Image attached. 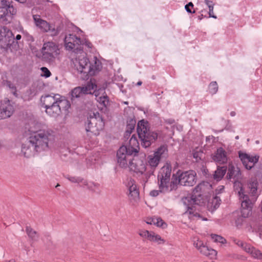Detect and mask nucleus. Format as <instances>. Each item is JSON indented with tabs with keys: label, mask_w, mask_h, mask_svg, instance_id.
<instances>
[{
	"label": "nucleus",
	"mask_w": 262,
	"mask_h": 262,
	"mask_svg": "<svg viewBox=\"0 0 262 262\" xmlns=\"http://www.w3.org/2000/svg\"><path fill=\"white\" fill-rule=\"evenodd\" d=\"M193 157L196 159V161L201 159V157L199 156V153L197 152L193 153Z\"/></svg>",
	"instance_id": "obj_53"
},
{
	"label": "nucleus",
	"mask_w": 262,
	"mask_h": 262,
	"mask_svg": "<svg viewBox=\"0 0 262 262\" xmlns=\"http://www.w3.org/2000/svg\"><path fill=\"white\" fill-rule=\"evenodd\" d=\"M167 152V149L166 146H160L153 155L148 156L147 159L149 165L151 167H156L159 164L160 159L165 157Z\"/></svg>",
	"instance_id": "obj_14"
},
{
	"label": "nucleus",
	"mask_w": 262,
	"mask_h": 262,
	"mask_svg": "<svg viewBox=\"0 0 262 262\" xmlns=\"http://www.w3.org/2000/svg\"><path fill=\"white\" fill-rule=\"evenodd\" d=\"M153 232L151 231H148L147 230H144L143 231H141L140 233V235L145 238H147L148 240H150V237L151 236V234H152Z\"/></svg>",
	"instance_id": "obj_45"
},
{
	"label": "nucleus",
	"mask_w": 262,
	"mask_h": 262,
	"mask_svg": "<svg viewBox=\"0 0 262 262\" xmlns=\"http://www.w3.org/2000/svg\"><path fill=\"white\" fill-rule=\"evenodd\" d=\"M130 119H128L127 120V126H126V130L124 134V138L128 140L127 144H130L131 143V138L129 139L130 135H131V126H130Z\"/></svg>",
	"instance_id": "obj_35"
},
{
	"label": "nucleus",
	"mask_w": 262,
	"mask_h": 262,
	"mask_svg": "<svg viewBox=\"0 0 262 262\" xmlns=\"http://www.w3.org/2000/svg\"><path fill=\"white\" fill-rule=\"evenodd\" d=\"M144 160L143 156H141L139 159L137 157L132 159V170L137 173L142 174L146 170Z\"/></svg>",
	"instance_id": "obj_23"
},
{
	"label": "nucleus",
	"mask_w": 262,
	"mask_h": 262,
	"mask_svg": "<svg viewBox=\"0 0 262 262\" xmlns=\"http://www.w3.org/2000/svg\"><path fill=\"white\" fill-rule=\"evenodd\" d=\"M166 122L171 124L174 122V120L173 119H168L166 120Z\"/></svg>",
	"instance_id": "obj_56"
},
{
	"label": "nucleus",
	"mask_w": 262,
	"mask_h": 262,
	"mask_svg": "<svg viewBox=\"0 0 262 262\" xmlns=\"http://www.w3.org/2000/svg\"><path fill=\"white\" fill-rule=\"evenodd\" d=\"M234 243L238 246L241 247L246 252H249L250 251L251 245L248 244L240 240H234Z\"/></svg>",
	"instance_id": "obj_33"
},
{
	"label": "nucleus",
	"mask_w": 262,
	"mask_h": 262,
	"mask_svg": "<svg viewBox=\"0 0 262 262\" xmlns=\"http://www.w3.org/2000/svg\"><path fill=\"white\" fill-rule=\"evenodd\" d=\"M235 114H236V113H235V112H234V111H232V112H231L230 113V115H231L232 117H234V116H235Z\"/></svg>",
	"instance_id": "obj_59"
},
{
	"label": "nucleus",
	"mask_w": 262,
	"mask_h": 262,
	"mask_svg": "<svg viewBox=\"0 0 262 262\" xmlns=\"http://www.w3.org/2000/svg\"><path fill=\"white\" fill-rule=\"evenodd\" d=\"M194 246L203 255L206 256L210 259L215 258L217 252L206 246L202 241L196 239L194 241Z\"/></svg>",
	"instance_id": "obj_15"
},
{
	"label": "nucleus",
	"mask_w": 262,
	"mask_h": 262,
	"mask_svg": "<svg viewBox=\"0 0 262 262\" xmlns=\"http://www.w3.org/2000/svg\"><path fill=\"white\" fill-rule=\"evenodd\" d=\"M177 182L174 174L173 175L171 182L169 180H161L159 183V191L161 193H167L176 190L178 188Z\"/></svg>",
	"instance_id": "obj_20"
},
{
	"label": "nucleus",
	"mask_w": 262,
	"mask_h": 262,
	"mask_svg": "<svg viewBox=\"0 0 262 262\" xmlns=\"http://www.w3.org/2000/svg\"><path fill=\"white\" fill-rule=\"evenodd\" d=\"M29 131L31 134L29 139L30 142L36 148L37 152H40L48 148L49 141L52 136L50 131L46 130H34L32 128H30Z\"/></svg>",
	"instance_id": "obj_3"
},
{
	"label": "nucleus",
	"mask_w": 262,
	"mask_h": 262,
	"mask_svg": "<svg viewBox=\"0 0 262 262\" xmlns=\"http://www.w3.org/2000/svg\"><path fill=\"white\" fill-rule=\"evenodd\" d=\"M74 60L73 61L78 72L80 73L93 74V69L92 68L89 59L86 57V54L83 50L76 54Z\"/></svg>",
	"instance_id": "obj_6"
},
{
	"label": "nucleus",
	"mask_w": 262,
	"mask_h": 262,
	"mask_svg": "<svg viewBox=\"0 0 262 262\" xmlns=\"http://www.w3.org/2000/svg\"><path fill=\"white\" fill-rule=\"evenodd\" d=\"M131 112L130 108L129 106H127L124 108L123 115L127 118V120L128 119H130L129 118V115Z\"/></svg>",
	"instance_id": "obj_47"
},
{
	"label": "nucleus",
	"mask_w": 262,
	"mask_h": 262,
	"mask_svg": "<svg viewBox=\"0 0 262 262\" xmlns=\"http://www.w3.org/2000/svg\"><path fill=\"white\" fill-rule=\"evenodd\" d=\"M226 172V168L222 167L218 168L213 174V178L217 181L221 180Z\"/></svg>",
	"instance_id": "obj_30"
},
{
	"label": "nucleus",
	"mask_w": 262,
	"mask_h": 262,
	"mask_svg": "<svg viewBox=\"0 0 262 262\" xmlns=\"http://www.w3.org/2000/svg\"><path fill=\"white\" fill-rule=\"evenodd\" d=\"M156 220L155 225H156L157 227H161L163 229L167 227V225L166 223H165L161 218L157 217Z\"/></svg>",
	"instance_id": "obj_42"
},
{
	"label": "nucleus",
	"mask_w": 262,
	"mask_h": 262,
	"mask_svg": "<svg viewBox=\"0 0 262 262\" xmlns=\"http://www.w3.org/2000/svg\"><path fill=\"white\" fill-rule=\"evenodd\" d=\"M6 85L8 88H9L11 90V93L14 96H17L16 87L10 81H6Z\"/></svg>",
	"instance_id": "obj_43"
},
{
	"label": "nucleus",
	"mask_w": 262,
	"mask_h": 262,
	"mask_svg": "<svg viewBox=\"0 0 262 262\" xmlns=\"http://www.w3.org/2000/svg\"><path fill=\"white\" fill-rule=\"evenodd\" d=\"M202 184H204V186H203V187H202V189L201 190V191H199L198 193H200V192L202 191V189H204V187H205V184H207V182H206V183L203 182V183H202Z\"/></svg>",
	"instance_id": "obj_60"
},
{
	"label": "nucleus",
	"mask_w": 262,
	"mask_h": 262,
	"mask_svg": "<svg viewBox=\"0 0 262 262\" xmlns=\"http://www.w3.org/2000/svg\"><path fill=\"white\" fill-rule=\"evenodd\" d=\"M12 32L6 27L0 29V45L3 48H8L14 42Z\"/></svg>",
	"instance_id": "obj_17"
},
{
	"label": "nucleus",
	"mask_w": 262,
	"mask_h": 262,
	"mask_svg": "<svg viewBox=\"0 0 262 262\" xmlns=\"http://www.w3.org/2000/svg\"><path fill=\"white\" fill-rule=\"evenodd\" d=\"M49 30L47 32L52 36H57L60 31V29L58 28H55L54 26H53L51 25H50Z\"/></svg>",
	"instance_id": "obj_40"
},
{
	"label": "nucleus",
	"mask_w": 262,
	"mask_h": 262,
	"mask_svg": "<svg viewBox=\"0 0 262 262\" xmlns=\"http://www.w3.org/2000/svg\"><path fill=\"white\" fill-rule=\"evenodd\" d=\"M209 17H212L214 18H216V16L214 15H213V8H214V5L209 6Z\"/></svg>",
	"instance_id": "obj_49"
},
{
	"label": "nucleus",
	"mask_w": 262,
	"mask_h": 262,
	"mask_svg": "<svg viewBox=\"0 0 262 262\" xmlns=\"http://www.w3.org/2000/svg\"><path fill=\"white\" fill-rule=\"evenodd\" d=\"M171 167L169 165H166L163 166L158 174V180H169L171 176Z\"/></svg>",
	"instance_id": "obj_25"
},
{
	"label": "nucleus",
	"mask_w": 262,
	"mask_h": 262,
	"mask_svg": "<svg viewBox=\"0 0 262 262\" xmlns=\"http://www.w3.org/2000/svg\"><path fill=\"white\" fill-rule=\"evenodd\" d=\"M250 251L249 252L254 258L262 259V253L258 250H256L251 246Z\"/></svg>",
	"instance_id": "obj_37"
},
{
	"label": "nucleus",
	"mask_w": 262,
	"mask_h": 262,
	"mask_svg": "<svg viewBox=\"0 0 262 262\" xmlns=\"http://www.w3.org/2000/svg\"><path fill=\"white\" fill-rule=\"evenodd\" d=\"M203 0H200V2H202ZM204 3L208 6L209 7V6L214 5L213 4V2L212 1H210L209 0H203Z\"/></svg>",
	"instance_id": "obj_52"
},
{
	"label": "nucleus",
	"mask_w": 262,
	"mask_h": 262,
	"mask_svg": "<svg viewBox=\"0 0 262 262\" xmlns=\"http://www.w3.org/2000/svg\"><path fill=\"white\" fill-rule=\"evenodd\" d=\"M21 151L24 156L27 158L34 156L36 153L38 152L36 148L30 142L29 138L25 143L22 144Z\"/></svg>",
	"instance_id": "obj_21"
},
{
	"label": "nucleus",
	"mask_w": 262,
	"mask_h": 262,
	"mask_svg": "<svg viewBox=\"0 0 262 262\" xmlns=\"http://www.w3.org/2000/svg\"><path fill=\"white\" fill-rule=\"evenodd\" d=\"M131 182V178H127L126 180L123 181V184L127 188L128 191L127 194L129 195L131 194V185H130V182Z\"/></svg>",
	"instance_id": "obj_44"
},
{
	"label": "nucleus",
	"mask_w": 262,
	"mask_h": 262,
	"mask_svg": "<svg viewBox=\"0 0 262 262\" xmlns=\"http://www.w3.org/2000/svg\"><path fill=\"white\" fill-rule=\"evenodd\" d=\"M83 185L92 191L96 192L99 189V184L93 182L83 181Z\"/></svg>",
	"instance_id": "obj_32"
},
{
	"label": "nucleus",
	"mask_w": 262,
	"mask_h": 262,
	"mask_svg": "<svg viewBox=\"0 0 262 262\" xmlns=\"http://www.w3.org/2000/svg\"><path fill=\"white\" fill-rule=\"evenodd\" d=\"M14 112L13 105L9 99L0 101V120L10 118Z\"/></svg>",
	"instance_id": "obj_18"
},
{
	"label": "nucleus",
	"mask_w": 262,
	"mask_h": 262,
	"mask_svg": "<svg viewBox=\"0 0 262 262\" xmlns=\"http://www.w3.org/2000/svg\"><path fill=\"white\" fill-rule=\"evenodd\" d=\"M132 144H136V143L138 144V143L137 142V140L134 135H132Z\"/></svg>",
	"instance_id": "obj_55"
},
{
	"label": "nucleus",
	"mask_w": 262,
	"mask_h": 262,
	"mask_svg": "<svg viewBox=\"0 0 262 262\" xmlns=\"http://www.w3.org/2000/svg\"><path fill=\"white\" fill-rule=\"evenodd\" d=\"M38 93L37 86L35 85H32L30 89L27 90L24 94V98L26 100H30L35 96Z\"/></svg>",
	"instance_id": "obj_28"
},
{
	"label": "nucleus",
	"mask_w": 262,
	"mask_h": 262,
	"mask_svg": "<svg viewBox=\"0 0 262 262\" xmlns=\"http://www.w3.org/2000/svg\"><path fill=\"white\" fill-rule=\"evenodd\" d=\"M26 232L29 236V237L31 239L32 241H37L38 235L37 234V233L36 231H35L34 229H33L30 226H27L26 227Z\"/></svg>",
	"instance_id": "obj_31"
},
{
	"label": "nucleus",
	"mask_w": 262,
	"mask_h": 262,
	"mask_svg": "<svg viewBox=\"0 0 262 262\" xmlns=\"http://www.w3.org/2000/svg\"><path fill=\"white\" fill-rule=\"evenodd\" d=\"M66 178L71 181L72 183H82L83 184V181H84L83 179L80 177H76V176H71L70 175H67L66 176Z\"/></svg>",
	"instance_id": "obj_36"
},
{
	"label": "nucleus",
	"mask_w": 262,
	"mask_h": 262,
	"mask_svg": "<svg viewBox=\"0 0 262 262\" xmlns=\"http://www.w3.org/2000/svg\"><path fill=\"white\" fill-rule=\"evenodd\" d=\"M211 237L214 242L216 243H220L224 244L227 242V241L225 238L217 234H211Z\"/></svg>",
	"instance_id": "obj_38"
},
{
	"label": "nucleus",
	"mask_w": 262,
	"mask_h": 262,
	"mask_svg": "<svg viewBox=\"0 0 262 262\" xmlns=\"http://www.w3.org/2000/svg\"><path fill=\"white\" fill-rule=\"evenodd\" d=\"M220 201V198L217 196H215L208 201L207 207L211 211H213L219 206Z\"/></svg>",
	"instance_id": "obj_29"
},
{
	"label": "nucleus",
	"mask_w": 262,
	"mask_h": 262,
	"mask_svg": "<svg viewBox=\"0 0 262 262\" xmlns=\"http://www.w3.org/2000/svg\"><path fill=\"white\" fill-rule=\"evenodd\" d=\"M239 157L245 168L251 169L257 163L259 157L257 155H251L246 153L239 152Z\"/></svg>",
	"instance_id": "obj_19"
},
{
	"label": "nucleus",
	"mask_w": 262,
	"mask_h": 262,
	"mask_svg": "<svg viewBox=\"0 0 262 262\" xmlns=\"http://www.w3.org/2000/svg\"><path fill=\"white\" fill-rule=\"evenodd\" d=\"M142 82L141 81H139L137 82V85H141L142 84Z\"/></svg>",
	"instance_id": "obj_62"
},
{
	"label": "nucleus",
	"mask_w": 262,
	"mask_h": 262,
	"mask_svg": "<svg viewBox=\"0 0 262 262\" xmlns=\"http://www.w3.org/2000/svg\"><path fill=\"white\" fill-rule=\"evenodd\" d=\"M132 197L135 201L137 202L139 200V191L137 189L136 185L132 183Z\"/></svg>",
	"instance_id": "obj_39"
},
{
	"label": "nucleus",
	"mask_w": 262,
	"mask_h": 262,
	"mask_svg": "<svg viewBox=\"0 0 262 262\" xmlns=\"http://www.w3.org/2000/svg\"><path fill=\"white\" fill-rule=\"evenodd\" d=\"M133 152H135L136 154L138 152V149L132 147V154Z\"/></svg>",
	"instance_id": "obj_57"
},
{
	"label": "nucleus",
	"mask_w": 262,
	"mask_h": 262,
	"mask_svg": "<svg viewBox=\"0 0 262 262\" xmlns=\"http://www.w3.org/2000/svg\"><path fill=\"white\" fill-rule=\"evenodd\" d=\"M57 98L56 107H57L56 111H54L53 117L57 116L60 114L62 111H67L71 106L69 101L66 99L64 97L59 95Z\"/></svg>",
	"instance_id": "obj_22"
},
{
	"label": "nucleus",
	"mask_w": 262,
	"mask_h": 262,
	"mask_svg": "<svg viewBox=\"0 0 262 262\" xmlns=\"http://www.w3.org/2000/svg\"><path fill=\"white\" fill-rule=\"evenodd\" d=\"M151 242H156L158 244H164L165 241L162 238V237L158 234H156L155 232H152L150 239L149 240Z\"/></svg>",
	"instance_id": "obj_34"
},
{
	"label": "nucleus",
	"mask_w": 262,
	"mask_h": 262,
	"mask_svg": "<svg viewBox=\"0 0 262 262\" xmlns=\"http://www.w3.org/2000/svg\"><path fill=\"white\" fill-rule=\"evenodd\" d=\"M137 132L141 140V145L145 148L149 147L158 137L157 133L150 131L148 122L144 120H140L138 123Z\"/></svg>",
	"instance_id": "obj_4"
},
{
	"label": "nucleus",
	"mask_w": 262,
	"mask_h": 262,
	"mask_svg": "<svg viewBox=\"0 0 262 262\" xmlns=\"http://www.w3.org/2000/svg\"><path fill=\"white\" fill-rule=\"evenodd\" d=\"M43 59L46 61L50 62L59 54V49L58 45L53 41L45 42L41 49Z\"/></svg>",
	"instance_id": "obj_8"
},
{
	"label": "nucleus",
	"mask_w": 262,
	"mask_h": 262,
	"mask_svg": "<svg viewBox=\"0 0 262 262\" xmlns=\"http://www.w3.org/2000/svg\"><path fill=\"white\" fill-rule=\"evenodd\" d=\"M122 103H123V104H125L126 105L128 104V102L127 101H123V102H122Z\"/></svg>",
	"instance_id": "obj_63"
},
{
	"label": "nucleus",
	"mask_w": 262,
	"mask_h": 262,
	"mask_svg": "<svg viewBox=\"0 0 262 262\" xmlns=\"http://www.w3.org/2000/svg\"><path fill=\"white\" fill-rule=\"evenodd\" d=\"M213 159L214 161L221 163L226 162L227 158L226 151L222 148L217 149L215 154L213 157Z\"/></svg>",
	"instance_id": "obj_26"
},
{
	"label": "nucleus",
	"mask_w": 262,
	"mask_h": 262,
	"mask_svg": "<svg viewBox=\"0 0 262 262\" xmlns=\"http://www.w3.org/2000/svg\"><path fill=\"white\" fill-rule=\"evenodd\" d=\"M248 188H249V189H250V193L251 194V196H253L252 198L250 199L251 201V209H250V214L248 216H246V217L244 216L243 214V211L244 210V208L241 206V207H242V210H241L242 216H238L236 219L235 222V226L238 228H240L242 227V226L243 225V224L244 222V218L248 217L252 213V208L253 202L254 201H255V198L254 196L257 191V183L255 182L250 183L249 184H248Z\"/></svg>",
	"instance_id": "obj_16"
},
{
	"label": "nucleus",
	"mask_w": 262,
	"mask_h": 262,
	"mask_svg": "<svg viewBox=\"0 0 262 262\" xmlns=\"http://www.w3.org/2000/svg\"><path fill=\"white\" fill-rule=\"evenodd\" d=\"M17 10L6 0H0V20L6 23L11 21L12 16L16 15Z\"/></svg>",
	"instance_id": "obj_7"
},
{
	"label": "nucleus",
	"mask_w": 262,
	"mask_h": 262,
	"mask_svg": "<svg viewBox=\"0 0 262 262\" xmlns=\"http://www.w3.org/2000/svg\"><path fill=\"white\" fill-rule=\"evenodd\" d=\"M42 72L43 73V76L46 77H49L51 75L50 71L46 67H42L41 68Z\"/></svg>",
	"instance_id": "obj_48"
},
{
	"label": "nucleus",
	"mask_w": 262,
	"mask_h": 262,
	"mask_svg": "<svg viewBox=\"0 0 262 262\" xmlns=\"http://www.w3.org/2000/svg\"><path fill=\"white\" fill-rule=\"evenodd\" d=\"M97 89V85L91 80L84 86H77L73 89L71 92L72 98H79L83 95L92 94L93 91Z\"/></svg>",
	"instance_id": "obj_13"
},
{
	"label": "nucleus",
	"mask_w": 262,
	"mask_h": 262,
	"mask_svg": "<svg viewBox=\"0 0 262 262\" xmlns=\"http://www.w3.org/2000/svg\"><path fill=\"white\" fill-rule=\"evenodd\" d=\"M83 43L84 44L85 46L88 47L89 48H91L92 47L91 43L90 41H88V40H85L84 41V42Z\"/></svg>",
	"instance_id": "obj_54"
},
{
	"label": "nucleus",
	"mask_w": 262,
	"mask_h": 262,
	"mask_svg": "<svg viewBox=\"0 0 262 262\" xmlns=\"http://www.w3.org/2000/svg\"><path fill=\"white\" fill-rule=\"evenodd\" d=\"M204 184H200L194 189L191 195L187 196L183 198L182 201L185 206L188 209L184 213L191 220L195 219H202L203 221H207L205 217H202L201 214L195 210H193V208H196V206H201L204 203V200L201 193H198L201 191Z\"/></svg>",
	"instance_id": "obj_2"
},
{
	"label": "nucleus",
	"mask_w": 262,
	"mask_h": 262,
	"mask_svg": "<svg viewBox=\"0 0 262 262\" xmlns=\"http://www.w3.org/2000/svg\"><path fill=\"white\" fill-rule=\"evenodd\" d=\"M104 125V123L99 113H94L93 116H90L88 119V124L85 128L88 136L91 137L92 135H98Z\"/></svg>",
	"instance_id": "obj_5"
},
{
	"label": "nucleus",
	"mask_w": 262,
	"mask_h": 262,
	"mask_svg": "<svg viewBox=\"0 0 262 262\" xmlns=\"http://www.w3.org/2000/svg\"><path fill=\"white\" fill-rule=\"evenodd\" d=\"M96 89L93 91V92L95 93L96 100L99 103L101 109L103 107H106L108 104V97L104 94L101 96H99V95L97 94V92H96Z\"/></svg>",
	"instance_id": "obj_27"
},
{
	"label": "nucleus",
	"mask_w": 262,
	"mask_h": 262,
	"mask_svg": "<svg viewBox=\"0 0 262 262\" xmlns=\"http://www.w3.org/2000/svg\"><path fill=\"white\" fill-rule=\"evenodd\" d=\"M16 1L19 2L20 3H24L26 1V0H16Z\"/></svg>",
	"instance_id": "obj_61"
},
{
	"label": "nucleus",
	"mask_w": 262,
	"mask_h": 262,
	"mask_svg": "<svg viewBox=\"0 0 262 262\" xmlns=\"http://www.w3.org/2000/svg\"><path fill=\"white\" fill-rule=\"evenodd\" d=\"M209 92L212 94H215L218 91V86L216 82H211L209 86Z\"/></svg>",
	"instance_id": "obj_41"
},
{
	"label": "nucleus",
	"mask_w": 262,
	"mask_h": 262,
	"mask_svg": "<svg viewBox=\"0 0 262 262\" xmlns=\"http://www.w3.org/2000/svg\"><path fill=\"white\" fill-rule=\"evenodd\" d=\"M156 217H152L147 218L146 220V223L150 225H155Z\"/></svg>",
	"instance_id": "obj_50"
},
{
	"label": "nucleus",
	"mask_w": 262,
	"mask_h": 262,
	"mask_svg": "<svg viewBox=\"0 0 262 262\" xmlns=\"http://www.w3.org/2000/svg\"><path fill=\"white\" fill-rule=\"evenodd\" d=\"M193 4L192 2H189L188 4L185 5V9L186 10V11L190 13H194L195 10H191V8H193Z\"/></svg>",
	"instance_id": "obj_46"
},
{
	"label": "nucleus",
	"mask_w": 262,
	"mask_h": 262,
	"mask_svg": "<svg viewBox=\"0 0 262 262\" xmlns=\"http://www.w3.org/2000/svg\"><path fill=\"white\" fill-rule=\"evenodd\" d=\"M226 178L228 180L233 179L234 187L235 190L238 191V196L242 201V206L244 208L243 214L244 216H248L250 214L251 201L249 197L244 191L242 184L239 181L242 179L241 171L237 167L230 166L228 168Z\"/></svg>",
	"instance_id": "obj_1"
},
{
	"label": "nucleus",
	"mask_w": 262,
	"mask_h": 262,
	"mask_svg": "<svg viewBox=\"0 0 262 262\" xmlns=\"http://www.w3.org/2000/svg\"><path fill=\"white\" fill-rule=\"evenodd\" d=\"M33 18L35 25L42 32H47L49 30L50 24L47 21L41 19L39 15H33Z\"/></svg>",
	"instance_id": "obj_24"
},
{
	"label": "nucleus",
	"mask_w": 262,
	"mask_h": 262,
	"mask_svg": "<svg viewBox=\"0 0 262 262\" xmlns=\"http://www.w3.org/2000/svg\"><path fill=\"white\" fill-rule=\"evenodd\" d=\"M118 163L123 168H127L131 164V150L129 145H123L117 153Z\"/></svg>",
	"instance_id": "obj_11"
},
{
	"label": "nucleus",
	"mask_w": 262,
	"mask_h": 262,
	"mask_svg": "<svg viewBox=\"0 0 262 262\" xmlns=\"http://www.w3.org/2000/svg\"><path fill=\"white\" fill-rule=\"evenodd\" d=\"M196 173L193 170L182 172L180 175H175L177 184L183 186H193L196 183Z\"/></svg>",
	"instance_id": "obj_12"
},
{
	"label": "nucleus",
	"mask_w": 262,
	"mask_h": 262,
	"mask_svg": "<svg viewBox=\"0 0 262 262\" xmlns=\"http://www.w3.org/2000/svg\"><path fill=\"white\" fill-rule=\"evenodd\" d=\"M21 36L20 34H17L16 36L15 39L17 40H19L21 39Z\"/></svg>",
	"instance_id": "obj_58"
},
{
	"label": "nucleus",
	"mask_w": 262,
	"mask_h": 262,
	"mask_svg": "<svg viewBox=\"0 0 262 262\" xmlns=\"http://www.w3.org/2000/svg\"><path fill=\"white\" fill-rule=\"evenodd\" d=\"M64 45L66 50L73 51L74 54L82 50V41L80 38L75 35L70 34L64 37Z\"/></svg>",
	"instance_id": "obj_10"
},
{
	"label": "nucleus",
	"mask_w": 262,
	"mask_h": 262,
	"mask_svg": "<svg viewBox=\"0 0 262 262\" xmlns=\"http://www.w3.org/2000/svg\"><path fill=\"white\" fill-rule=\"evenodd\" d=\"M3 145L2 142L0 141V149L3 147Z\"/></svg>",
	"instance_id": "obj_64"
},
{
	"label": "nucleus",
	"mask_w": 262,
	"mask_h": 262,
	"mask_svg": "<svg viewBox=\"0 0 262 262\" xmlns=\"http://www.w3.org/2000/svg\"><path fill=\"white\" fill-rule=\"evenodd\" d=\"M57 98H59V94L48 95L40 98L42 105L46 108V113L50 116H53L54 111L57 110L56 107Z\"/></svg>",
	"instance_id": "obj_9"
},
{
	"label": "nucleus",
	"mask_w": 262,
	"mask_h": 262,
	"mask_svg": "<svg viewBox=\"0 0 262 262\" xmlns=\"http://www.w3.org/2000/svg\"><path fill=\"white\" fill-rule=\"evenodd\" d=\"M161 192L159 191V189L158 190H154L150 192V195L152 196H157L159 194V193Z\"/></svg>",
	"instance_id": "obj_51"
}]
</instances>
